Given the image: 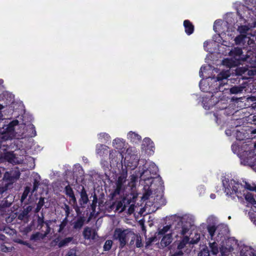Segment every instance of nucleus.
I'll list each match as a JSON object with an SVG mask.
<instances>
[{"label":"nucleus","instance_id":"nucleus-1","mask_svg":"<svg viewBox=\"0 0 256 256\" xmlns=\"http://www.w3.org/2000/svg\"><path fill=\"white\" fill-rule=\"evenodd\" d=\"M234 25L232 14H227L225 20H216L214 24V30L218 34L212 36L213 42L206 41L204 43V50L211 53L213 52V51L208 46L212 45L214 42L220 44L222 46L228 48V52H224L225 54L228 53L231 58L224 59L222 64L224 66L230 68L237 66L240 64L242 60L244 61L242 56V49L236 48L230 50L232 44L228 40L230 38H232L234 36V32L236 28Z\"/></svg>","mask_w":256,"mask_h":256},{"label":"nucleus","instance_id":"nucleus-2","mask_svg":"<svg viewBox=\"0 0 256 256\" xmlns=\"http://www.w3.org/2000/svg\"><path fill=\"white\" fill-rule=\"evenodd\" d=\"M174 221L172 225L166 226L159 228L156 233L158 236H162L160 245L163 247L168 246L172 241L173 238L176 239L178 252L172 256H181L183 252L181 250L189 242L188 234L194 224V218L190 214L176 216Z\"/></svg>","mask_w":256,"mask_h":256},{"label":"nucleus","instance_id":"nucleus-3","mask_svg":"<svg viewBox=\"0 0 256 256\" xmlns=\"http://www.w3.org/2000/svg\"><path fill=\"white\" fill-rule=\"evenodd\" d=\"M236 66L230 68H234ZM232 70H222L216 76H209L202 80L200 82V90L206 94L202 96L203 107L206 110H209L216 104L220 100L222 93V92H228L226 89L227 81L231 74Z\"/></svg>","mask_w":256,"mask_h":256},{"label":"nucleus","instance_id":"nucleus-4","mask_svg":"<svg viewBox=\"0 0 256 256\" xmlns=\"http://www.w3.org/2000/svg\"><path fill=\"white\" fill-rule=\"evenodd\" d=\"M3 130L0 132V148L4 144L2 142L12 140L14 138L20 139L26 137H34L36 136V130L34 126L31 124L28 125L22 124H18V120L11 122L6 126V128H3Z\"/></svg>","mask_w":256,"mask_h":256},{"label":"nucleus","instance_id":"nucleus-5","mask_svg":"<svg viewBox=\"0 0 256 256\" xmlns=\"http://www.w3.org/2000/svg\"><path fill=\"white\" fill-rule=\"evenodd\" d=\"M237 13L239 16L240 26L238 24L236 26H238V30L241 34L236 36L234 38V41L237 44L246 42V41L248 44H251L253 40H252L250 36L254 35L248 32L251 28L256 26V24L250 25L248 21L249 18L252 19L254 16H256V12L244 5H240L237 9Z\"/></svg>","mask_w":256,"mask_h":256},{"label":"nucleus","instance_id":"nucleus-6","mask_svg":"<svg viewBox=\"0 0 256 256\" xmlns=\"http://www.w3.org/2000/svg\"><path fill=\"white\" fill-rule=\"evenodd\" d=\"M140 163L142 164V166H140L138 168L140 178L144 181V188L148 190L146 196H150L155 190V183L158 182L159 186H162L163 182L160 176L154 177L158 170V167L154 162L141 160Z\"/></svg>","mask_w":256,"mask_h":256},{"label":"nucleus","instance_id":"nucleus-7","mask_svg":"<svg viewBox=\"0 0 256 256\" xmlns=\"http://www.w3.org/2000/svg\"><path fill=\"white\" fill-rule=\"evenodd\" d=\"M223 190L226 196L232 200L237 198L239 200H242L245 186H243L238 182L230 179L226 177H222V179Z\"/></svg>","mask_w":256,"mask_h":256},{"label":"nucleus","instance_id":"nucleus-8","mask_svg":"<svg viewBox=\"0 0 256 256\" xmlns=\"http://www.w3.org/2000/svg\"><path fill=\"white\" fill-rule=\"evenodd\" d=\"M217 218L213 216H208L206 220L207 230L212 240L222 242L226 240L225 236L228 232V227L224 224H216Z\"/></svg>","mask_w":256,"mask_h":256},{"label":"nucleus","instance_id":"nucleus-9","mask_svg":"<svg viewBox=\"0 0 256 256\" xmlns=\"http://www.w3.org/2000/svg\"><path fill=\"white\" fill-rule=\"evenodd\" d=\"M140 156L138 154V150L134 147H129L126 150L124 162L126 168L134 170L137 167Z\"/></svg>","mask_w":256,"mask_h":256},{"label":"nucleus","instance_id":"nucleus-10","mask_svg":"<svg viewBox=\"0 0 256 256\" xmlns=\"http://www.w3.org/2000/svg\"><path fill=\"white\" fill-rule=\"evenodd\" d=\"M134 236V232L130 229L122 230L116 228L114 234V238L120 242V246L124 248L128 242V240Z\"/></svg>","mask_w":256,"mask_h":256},{"label":"nucleus","instance_id":"nucleus-11","mask_svg":"<svg viewBox=\"0 0 256 256\" xmlns=\"http://www.w3.org/2000/svg\"><path fill=\"white\" fill-rule=\"evenodd\" d=\"M236 245V242L232 238H228L226 241V246L222 244L220 248V251L222 256H226L234 250V247Z\"/></svg>","mask_w":256,"mask_h":256},{"label":"nucleus","instance_id":"nucleus-12","mask_svg":"<svg viewBox=\"0 0 256 256\" xmlns=\"http://www.w3.org/2000/svg\"><path fill=\"white\" fill-rule=\"evenodd\" d=\"M232 150L234 153L236 154L240 158V155L242 156V158H246V156L252 154V151H250L248 144H245L241 148L239 146L234 144L232 146Z\"/></svg>","mask_w":256,"mask_h":256},{"label":"nucleus","instance_id":"nucleus-13","mask_svg":"<svg viewBox=\"0 0 256 256\" xmlns=\"http://www.w3.org/2000/svg\"><path fill=\"white\" fill-rule=\"evenodd\" d=\"M127 170H123L122 174L118 176L116 182V188L115 190V193L119 194L122 189H124L128 186L127 180Z\"/></svg>","mask_w":256,"mask_h":256},{"label":"nucleus","instance_id":"nucleus-14","mask_svg":"<svg viewBox=\"0 0 256 256\" xmlns=\"http://www.w3.org/2000/svg\"><path fill=\"white\" fill-rule=\"evenodd\" d=\"M252 151V154L246 156V158H242L240 155V164L244 166H248L251 167L256 172V154L254 155V152Z\"/></svg>","mask_w":256,"mask_h":256},{"label":"nucleus","instance_id":"nucleus-15","mask_svg":"<svg viewBox=\"0 0 256 256\" xmlns=\"http://www.w3.org/2000/svg\"><path fill=\"white\" fill-rule=\"evenodd\" d=\"M228 86V84L226 85V89L228 90V92H222V97H220V100H224L226 98V95L227 94H228L229 93H231L232 94H238L239 93H241L243 91V90L246 88V84L242 82L241 84L234 86L230 88H227Z\"/></svg>","mask_w":256,"mask_h":256},{"label":"nucleus","instance_id":"nucleus-16","mask_svg":"<svg viewBox=\"0 0 256 256\" xmlns=\"http://www.w3.org/2000/svg\"><path fill=\"white\" fill-rule=\"evenodd\" d=\"M112 145L115 149L120 151V156H121L122 160L124 158L122 153L124 152V150L128 148H126L128 144L126 142L124 139L122 138H116L113 140Z\"/></svg>","mask_w":256,"mask_h":256},{"label":"nucleus","instance_id":"nucleus-17","mask_svg":"<svg viewBox=\"0 0 256 256\" xmlns=\"http://www.w3.org/2000/svg\"><path fill=\"white\" fill-rule=\"evenodd\" d=\"M142 149L148 154L152 155L154 153V144L153 142L148 138H145L142 144Z\"/></svg>","mask_w":256,"mask_h":256},{"label":"nucleus","instance_id":"nucleus-18","mask_svg":"<svg viewBox=\"0 0 256 256\" xmlns=\"http://www.w3.org/2000/svg\"><path fill=\"white\" fill-rule=\"evenodd\" d=\"M244 187L246 188V190L244 192V195L243 198H244L246 202H248L250 204L252 205L256 204V201L254 197V196L252 195V193L248 191V190H254V188L247 183H246Z\"/></svg>","mask_w":256,"mask_h":256},{"label":"nucleus","instance_id":"nucleus-19","mask_svg":"<svg viewBox=\"0 0 256 256\" xmlns=\"http://www.w3.org/2000/svg\"><path fill=\"white\" fill-rule=\"evenodd\" d=\"M20 176V174L17 171L7 172L4 174V179L6 182V184L14 183Z\"/></svg>","mask_w":256,"mask_h":256},{"label":"nucleus","instance_id":"nucleus-20","mask_svg":"<svg viewBox=\"0 0 256 256\" xmlns=\"http://www.w3.org/2000/svg\"><path fill=\"white\" fill-rule=\"evenodd\" d=\"M240 256H256V250L251 246L242 245L240 247Z\"/></svg>","mask_w":256,"mask_h":256},{"label":"nucleus","instance_id":"nucleus-21","mask_svg":"<svg viewBox=\"0 0 256 256\" xmlns=\"http://www.w3.org/2000/svg\"><path fill=\"white\" fill-rule=\"evenodd\" d=\"M83 236L85 239L90 240H95L98 236L96 230L89 227L84 228L83 231Z\"/></svg>","mask_w":256,"mask_h":256},{"label":"nucleus","instance_id":"nucleus-22","mask_svg":"<svg viewBox=\"0 0 256 256\" xmlns=\"http://www.w3.org/2000/svg\"><path fill=\"white\" fill-rule=\"evenodd\" d=\"M118 152L114 150H110L109 160L110 161V166H115L118 164L120 160V158H118Z\"/></svg>","mask_w":256,"mask_h":256},{"label":"nucleus","instance_id":"nucleus-23","mask_svg":"<svg viewBox=\"0 0 256 256\" xmlns=\"http://www.w3.org/2000/svg\"><path fill=\"white\" fill-rule=\"evenodd\" d=\"M109 148L107 146L103 144H97L96 147V154L100 158L104 157V154L108 152Z\"/></svg>","mask_w":256,"mask_h":256},{"label":"nucleus","instance_id":"nucleus-24","mask_svg":"<svg viewBox=\"0 0 256 256\" xmlns=\"http://www.w3.org/2000/svg\"><path fill=\"white\" fill-rule=\"evenodd\" d=\"M127 138L132 142L138 144L142 140V137L136 132L130 131L127 134Z\"/></svg>","mask_w":256,"mask_h":256},{"label":"nucleus","instance_id":"nucleus-25","mask_svg":"<svg viewBox=\"0 0 256 256\" xmlns=\"http://www.w3.org/2000/svg\"><path fill=\"white\" fill-rule=\"evenodd\" d=\"M4 158L5 160L12 164H18L20 161L16 157L13 152H6L4 154Z\"/></svg>","mask_w":256,"mask_h":256},{"label":"nucleus","instance_id":"nucleus-26","mask_svg":"<svg viewBox=\"0 0 256 256\" xmlns=\"http://www.w3.org/2000/svg\"><path fill=\"white\" fill-rule=\"evenodd\" d=\"M184 26L185 32L188 35L192 34L194 30V26L192 23L188 20H185L184 22Z\"/></svg>","mask_w":256,"mask_h":256},{"label":"nucleus","instance_id":"nucleus-27","mask_svg":"<svg viewBox=\"0 0 256 256\" xmlns=\"http://www.w3.org/2000/svg\"><path fill=\"white\" fill-rule=\"evenodd\" d=\"M136 240V245L137 248H140L142 246V238L140 235L135 234L134 233V236H132L131 240L130 242V244H134V242Z\"/></svg>","mask_w":256,"mask_h":256},{"label":"nucleus","instance_id":"nucleus-28","mask_svg":"<svg viewBox=\"0 0 256 256\" xmlns=\"http://www.w3.org/2000/svg\"><path fill=\"white\" fill-rule=\"evenodd\" d=\"M65 192L66 194L70 198V201H72L74 204H76V200L72 189L69 186H67L65 188Z\"/></svg>","mask_w":256,"mask_h":256},{"label":"nucleus","instance_id":"nucleus-29","mask_svg":"<svg viewBox=\"0 0 256 256\" xmlns=\"http://www.w3.org/2000/svg\"><path fill=\"white\" fill-rule=\"evenodd\" d=\"M88 200V196L86 191L83 188L80 192V204L82 206L86 204Z\"/></svg>","mask_w":256,"mask_h":256},{"label":"nucleus","instance_id":"nucleus-30","mask_svg":"<svg viewBox=\"0 0 256 256\" xmlns=\"http://www.w3.org/2000/svg\"><path fill=\"white\" fill-rule=\"evenodd\" d=\"M85 221L84 217L78 218L73 223V228L76 230L80 229L83 226Z\"/></svg>","mask_w":256,"mask_h":256},{"label":"nucleus","instance_id":"nucleus-31","mask_svg":"<svg viewBox=\"0 0 256 256\" xmlns=\"http://www.w3.org/2000/svg\"><path fill=\"white\" fill-rule=\"evenodd\" d=\"M98 139L102 142L106 143L111 140L110 136L107 133L101 132L98 135Z\"/></svg>","mask_w":256,"mask_h":256},{"label":"nucleus","instance_id":"nucleus-32","mask_svg":"<svg viewBox=\"0 0 256 256\" xmlns=\"http://www.w3.org/2000/svg\"><path fill=\"white\" fill-rule=\"evenodd\" d=\"M130 178V181L128 182V186L132 188L134 186L135 183L138 178H140V172H138L136 174L132 175Z\"/></svg>","mask_w":256,"mask_h":256},{"label":"nucleus","instance_id":"nucleus-33","mask_svg":"<svg viewBox=\"0 0 256 256\" xmlns=\"http://www.w3.org/2000/svg\"><path fill=\"white\" fill-rule=\"evenodd\" d=\"M216 242L217 241L214 240V242H212L210 243V252L214 255H216L217 254H218V252H219V248H218V244Z\"/></svg>","mask_w":256,"mask_h":256},{"label":"nucleus","instance_id":"nucleus-34","mask_svg":"<svg viewBox=\"0 0 256 256\" xmlns=\"http://www.w3.org/2000/svg\"><path fill=\"white\" fill-rule=\"evenodd\" d=\"M116 205V210L119 211L120 212L124 210L126 206L124 200L118 202Z\"/></svg>","mask_w":256,"mask_h":256},{"label":"nucleus","instance_id":"nucleus-35","mask_svg":"<svg viewBox=\"0 0 256 256\" xmlns=\"http://www.w3.org/2000/svg\"><path fill=\"white\" fill-rule=\"evenodd\" d=\"M72 240V237H68L62 240H60L58 243V246L59 247H62L68 244V243H70Z\"/></svg>","mask_w":256,"mask_h":256},{"label":"nucleus","instance_id":"nucleus-36","mask_svg":"<svg viewBox=\"0 0 256 256\" xmlns=\"http://www.w3.org/2000/svg\"><path fill=\"white\" fill-rule=\"evenodd\" d=\"M200 234L196 233L194 235V238H192L191 240H190V238H189V242L186 244H196L200 240Z\"/></svg>","mask_w":256,"mask_h":256},{"label":"nucleus","instance_id":"nucleus-37","mask_svg":"<svg viewBox=\"0 0 256 256\" xmlns=\"http://www.w3.org/2000/svg\"><path fill=\"white\" fill-rule=\"evenodd\" d=\"M100 164L104 170L109 169V167L110 166V161L108 162L105 160L104 157L101 158Z\"/></svg>","mask_w":256,"mask_h":256},{"label":"nucleus","instance_id":"nucleus-38","mask_svg":"<svg viewBox=\"0 0 256 256\" xmlns=\"http://www.w3.org/2000/svg\"><path fill=\"white\" fill-rule=\"evenodd\" d=\"M44 236H44V234H42L40 232H36L31 236L30 240H36L40 238H43Z\"/></svg>","mask_w":256,"mask_h":256},{"label":"nucleus","instance_id":"nucleus-39","mask_svg":"<svg viewBox=\"0 0 256 256\" xmlns=\"http://www.w3.org/2000/svg\"><path fill=\"white\" fill-rule=\"evenodd\" d=\"M112 240H107L104 246V250L105 251L109 250L112 246Z\"/></svg>","mask_w":256,"mask_h":256},{"label":"nucleus","instance_id":"nucleus-40","mask_svg":"<svg viewBox=\"0 0 256 256\" xmlns=\"http://www.w3.org/2000/svg\"><path fill=\"white\" fill-rule=\"evenodd\" d=\"M210 68H211V67L209 65L206 66H202L200 69V72H199L200 77L202 78L204 76L203 72H206V71L210 70Z\"/></svg>","mask_w":256,"mask_h":256},{"label":"nucleus","instance_id":"nucleus-41","mask_svg":"<svg viewBox=\"0 0 256 256\" xmlns=\"http://www.w3.org/2000/svg\"><path fill=\"white\" fill-rule=\"evenodd\" d=\"M30 190V188L29 186H26L22 194V196L21 200L22 201H23L24 200H25L26 197L28 196V194H29Z\"/></svg>","mask_w":256,"mask_h":256},{"label":"nucleus","instance_id":"nucleus-42","mask_svg":"<svg viewBox=\"0 0 256 256\" xmlns=\"http://www.w3.org/2000/svg\"><path fill=\"white\" fill-rule=\"evenodd\" d=\"M28 218V214L23 210L18 215V218L20 220H24V218Z\"/></svg>","mask_w":256,"mask_h":256},{"label":"nucleus","instance_id":"nucleus-43","mask_svg":"<svg viewBox=\"0 0 256 256\" xmlns=\"http://www.w3.org/2000/svg\"><path fill=\"white\" fill-rule=\"evenodd\" d=\"M43 205H44L43 199L40 198V200L38 204H37L36 208V210H35L36 212H38L41 209V208H42Z\"/></svg>","mask_w":256,"mask_h":256},{"label":"nucleus","instance_id":"nucleus-44","mask_svg":"<svg viewBox=\"0 0 256 256\" xmlns=\"http://www.w3.org/2000/svg\"><path fill=\"white\" fill-rule=\"evenodd\" d=\"M236 137L237 140H242L244 138V136L242 132L237 130L236 134Z\"/></svg>","mask_w":256,"mask_h":256},{"label":"nucleus","instance_id":"nucleus-45","mask_svg":"<svg viewBox=\"0 0 256 256\" xmlns=\"http://www.w3.org/2000/svg\"><path fill=\"white\" fill-rule=\"evenodd\" d=\"M45 222L44 220V216L42 215V216H38V226H40L42 228Z\"/></svg>","mask_w":256,"mask_h":256},{"label":"nucleus","instance_id":"nucleus-46","mask_svg":"<svg viewBox=\"0 0 256 256\" xmlns=\"http://www.w3.org/2000/svg\"><path fill=\"white\" fill-rule=\"evenodd\" d=\"M64 209L65 211V213H66V217H68L70 212V206L65 204L64 206Z\"/></svg>","mask_w":256,"mask_h":256},{"label":"nucleus","instance_id":"nucleus-47","mask_svg":"<svg viewBox=\"0 0 256 256\" xmlns=\"http://www.w3.org/2000/svg\"><path fill=\"white\" fill-rule=\"evenodd\" d=\"M156 242V236L151 237L148 238V240L146 242V245L148 246L151 243Z\"/></svg>","mask_w":256,"mask_h":256},{"label":"nucleus","instance_id":"nucleus-48","mask_svg":"<svg viewBox=\"0 0 256 256\" xmlns=\"http://www.w3.org/2000/svg\"><path fill=\"white\" fill-rule=\"evenodd\" d=\"M66 226V224H65L64 223L61 222V224L59 226V229L58 230V232L59 233H62L63 230Z\"/></svg>","mask_w":256,"mask_h":256},{"label":"nucleus","instance_id":"nucleus-49","mask_svg":"<svg viewBox=\"0 0 256 256\" xmlns=\"http://www.w3.org/2000/svg\"><path fill=\"white\" fill-rule=\"evenodd\" d=\"M0 249H1L2 251L5 252H9L10 250V248L6 247L4 244H2L0 246Z\"/></svg>","mask_w":256,"mask_h":256},{"label":"nucleus","instance_id":"nucleus-50","mask_svg":"<svg viewBox=\"0 0 256 256\" xmlns=\"http://www.w3.org/2000/svg\"><path fill=\"white\" fill-rule=\"evenodd\" d=\"M158 200H162V204H164V200L163 199L162 195L160 194V196H157L156 198H154V200H156V202H158ZM161 202H159V203H160Z\"/></svg>","mask_w":256,"mask_h":256},{"label":"nucleus","instance_id":"nucleus-51","mask_svg":"<svg viewBox=\"0 0 256 256\" xmlns=\"http://www.w3.org/2000/svg\"><path fill=\"white\" fill-rule=\"evenodd\" d=\"M39 184V182L37 181L36 179L34 180V190L33 191L36 190Z\"/></svg>","mask_w":256,"mask_h":256},{"label":"nucleus","instance_id":"nucleus-52","mask_svg":"<svg viewBox=\"0 0 256 256\" xmlns=\"http://www.w3.org/2000/svg\"><path fill=\"white\" fill-rule=\"evenodd\" d=\"M198 190L200 192V194L204 193L205 190L204 186H198Z\"/></svg>","mask_w":256,"mask_h":256},{"label":"nucleus","instance_id":"nucleus-53","mask_svg":"<svg viewBox=\"0 0 256 256\" xmlns=\"http://www.w3.org/2000/svg\"><path fill=\"white\" fill-rule=\"evenodd\" d=\"M32 208L30 206H28L24 208V212L28 214L29 212L32 210Z\"/></svg>","mask_w":256,"mask_h":256},{"label":"nucleus","instance_id":"nucleus-54","mask_svg":"<svg viewBox=\"0 0 256 256\" xmlns=\"http://www.w3.org/2000/svg\"><path fill=\"white\" fill-rule=\"evenodd\" d=\"M4 108V107L0 104V120L2 119L3 114H2V110Z\"/></svg>","mask_w":256,"mask_h":256},{"label":"nucleus","instance_id":"nucleus-55","mask_svg":"<svg viewBox=\"0 0 256 256\" xmlns=\"http://www.w3.org/2000/svg\"><path fill=\"white\" fill-rule=\"evenodd\" d=\"M50 227L46 228V230L45 232V234H44V236H46L50 232Z\"/></svg>","mask_w":256,"mask_h":256},{"label":"nucleus","instance_id":"nucleus-56","mask_svg":"<svg viewBox=\"0 0 256 256\" xmlns=\"http://www.w3.org/2000/svg\"><path fill=\"white\" fill-rule=\"evenodd\" d=\"M68 217H66V218L62 220V223H64L65 224H68Z\"/></svg>","mask_w":256,"mask_h":256},{"label":"nucleus","instance_id":"nucleus-57","mask_svg":"<svg viewBox=\"0 0 256 256\" xmlns=\"http://www.w3.org/2000/svg\"><path fill=\"white\" fill-rule=\"evenodd\" d=\"M226 134L227 136H231L232 135V133H231L230 130H226Z\"/></svg>","mask_w":256,"mask_h":256},{"label":"nucleus","instance_id":"nucleus-58","mask_svg":"<svg viewBox=\"0 0 256 256\" xmlns=\"http://www.w3.org/2000/svg\"><path fill=\"white\" fill-rule=\"evenodd\" d=\"M216 194H212L210 195V198H212V199H214L216 198Z\"/></svg>","mask_w":256,"mask_h":256},{"label":"nucleus","instance_id":"nucleus-59","mask_svg":"<svg viewBox=\"0 0 256 256\" xmlns=\"http://www.w3.org/2000/svg\"><path fill=\"white\" fill-rule=\"evenodd\" d=\"M82 160H83L84 162H85L86 163L88 162V158L85 157H84L82 158Z\"/></svg>","mask_w":256,"mask_h":256},{"label":"nucleus","instance_id":"nucleus-60","mask_svg":"<svg viewBox=\"0 0 256 256\" xmlns=\"http://www.w3.org/2000/svg\"><path fill=\"white\" fill-rule=\"evenodd\" d=\"M214 116H215V118H216V123H218V116L216 115L215 114H214Z\"/></svg>","mask_w":256,"mask_h":256},{"label":"nucleus","instance_id":"nucleus-61","mask_svg":"<svg viewBox=\"0 0 256 256\" xmlns=\"http://www.w3.org/2000/svg\"><path fill=\"white\" fill-rule=\"evenodd\" d=\"M44 224H46V228L50 227V225H49L48 222H44Z\"/></svg>","mask_w":256,"mask_h":256},{"label":"nucleus","instance_id":"nucleus-62","mask_svg":"<svg viewBox=\"0 0 256 256\" xmlns=\"http://www.w3.org/2000/svg\"><path fill=\"white\" fill-rule=\"evenodd\" d=\"M252 210L254 212H256V206H254L252 208Z\"/></svg>","mask_w":256,"mask_h":256},{"label":"nucleus","instance_id":"nucleus-63","mask_svg":"<svg viewBox=\"0 0 256 256\" xmlns=\"http://www.w3.org/2000/svg\"><path fill=\"white\" fill-rule=\"evenodd\" d=\"M252 134H256V128L252 130Z\"/></svg>","mask_w":256,"mask_h":256},{"label":"nucleus","instance_id":"nucleus-64","mask_svg":"<svg viewBox=\"0 0 256 256\" xmlns=\"http://www.w3.org/2000/svg\"><path fill=\"white\" fill-rule=\"evenodd\" d=\"M214 72H218L217 69H214L212 72L214 73Z\"/></svg>","mask_w":256,"mask_h":256}]
</instances>
